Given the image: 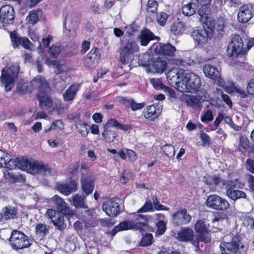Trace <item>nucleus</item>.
Here are the masks:
<instances>
[{
    "label": "nucleus",
    "instance_id": "8",
    "mask_svg": "<svg viewBox=\"0 0 254 254\" xmlns=\"http://www.w3.org/2000/svg\"><path fill=\"white\" fill-rule=\"evenodd\" d=\"M138 52L136 43L128 41L120 49V60L123 64L128 63L133 58L134 53Z\"/></svg>",
    "mask_w": 254,
    "mask_h": 254
},
{
    "label": "nucleus",
    "instance_id": "1",
    "mask_svg": "<svg viewBox=\"0 0 254 254\" xmlns=\"http://www.w3.org/2000/svg\"><path fill=\"white\" fill-rule=\"evenodd\" d=\"M198 13L200 16L199 20L202 24L203 28L192 32L191 37L197 44L202 45L207 43L208 39L212 36L214 24L207 9H199Z\"/></svg>",
    "mask_w": 254,
    "mask_h": 254
},
{
    "label": "nucleus",
    "instance_id": "2",
    "mask_svg": "<svg viewBox=\"0 0 254 254\" xmlns=\"http://www.w3.org/2000/svg\"><path fill=\"white\" fill-rule=\"evenodd\" d=\"M128 215L132 220L123 221L116 226L111 232L112 236L121 231L133 230L142 233L148 230V223L151 218V216L134 213H130Z\"/></svg>",
    "mask_w": 254,
    "mask_h": 254
},
{
    "label": "nucleus",
    "instance_id": "64",
    "mask_svg": "<svg viewBox=\"0 0 254 254\" xmlns=\"http://www.w3.org/2000/svg\"><path fill=\"white\" fill-rule=\"evenodd\" d=\"M243 223L249 229L254 228V218L250 216H247L245 218Z\"/></svg>",
    "mask_w": 254,
    "mask_h": 254
},
{
    "label": "nucleus",
    "instance_id": "49",
    "mask_svg": "<svg viewBox=\"0 0 254 254\" xmlns=\"http://www.w3.org/2000/svg\"><path fill=\"white\" fill-rule=\"evenodd\" d=\"M61 52V47L58 44L52 45L49 49L48 54L53 58L58 57Z\"/></svg>",
    "mask_w": 254,
    "mask_h": 254
},
{
    "label": "nucleus",
    "instance_id": "29",
    "mask_svg": "<svg viewBox=\"0 0 254 254\" xmlns=\"http://www.w3.org/2000/svg\"><path fill=\"white\" fill-rule=\"evenodd\" d=\"M79 90V86L75 84L71 85L63 94V99L65 102L72 101Z\"/></svg>",
    "mask_w": 254,
    "mask_h": 254
},
{
    "label": "nucleus",
    "instance_id": "55",
    "mask_svg": "<svg viewBox=\"0 0 254 254\" xmlns=\"http://www.w3.org/2000/svg\"><path fill=\"white\" fill-rule=\"evenodd\" d=\"M153 238L151 234H147L142 237L140 245L143 247L150 246L153 242Z\"/></svg>",
    "mask_w": 254,
    "mask_h": 254
},
{
    "label": "nucleus",
    "instance_id": "45",
    "mask_svg": "<svg viewBox=\"0 0 254 254\" xmlns=\"http://www.w3.org/2000/svg\"><path fill=\"white\" fill-rule=\"evenodd\" d=\"M167 64L165 61L157 60L153 64V69L156 72L162 73L166 69Z\"/></svg>",
    "mask_w": 254,
    "mask_h": 254
},
{
    "label": "nucleus",
    "instance_id": "33",
    "mask_svg": "<svg viewBox=\"0 0 254 254\" xmlns=\"http://www.w3.org/2000/svg\"><path fill=\"white\" fill-rule=\"evenodd\" d=\"M111 127H114L124 131H127L130 128L128 125L121 124L118 121L114 119H111L107 122L104 126V128L110 129Z\"/></svg>",
    "mask_w": 254,
    "mask_h": 254
},
{
    "label": "nucleus",
    "instance_id": "53",
    "mask_svg": "<svg viewBox=\"0 0 254 254\" xmlns=\"http://www.w3.org/2000/svg\"><path fill=\"white\" fill-rule=\"evenodd\" d=\"M150 83L153 87L156 90H164L166 86L162 82L159 78H152L150 79Z\"/></svg>",
    "mask_w": 254,
    "mask_h": 254
},
{
    "label": "nucleus",
    "instance_id": "61",
    "mask_svg": "<svg viewBox=\"0 0 254 254\" xmlns=\"http://www.w3.org/2000/svg\"><path fill=\"white\" fill-rule=\"evenodd\" d=\"M60 213L58 211L54 209L50 208L47 209L45 213V216L48 219H51L52 221L53 219H55Z\"/></svg>",
    "mask_w": 254,
    "mask_h": 254
},
{
    "label": "nucleus",
    "instance_id": "37",
    "mask_svg": "<svg viewBox=\"0 0 254 254\" xmlns=\"http://www.w3.org/2000/svg\"><path fill=\"white\" fill-rule=\"evenodd\" d=\"M41 14L42 12L40 10H33L30 11L26 18L27 23L32 25L36 24L39 21V16Z\"/></svg>",
    "mask_w": 254,
    "mask_h": 254
},
{
    "label": "nucleus",
    "instance_id": "17",
    "mask_svg": "<svg viewBox=\"0 0 254 254\" xmlns=\"http://www.w3.org/2000/svg\"><path fill=\"white\" fill-rule=\"evenodd\" d=\"M77 182L73 180H68L65 183H59L57 184V190L65 195H68L77 190Z\"/></svg>",
    "mask_w": 254,
    "mask_h": 254
},
{
    "label": "nucleus",
    "instance_id": "47",
    "mask_svg": "<svg viewBox=\"0 0 254 254\" xmlns=\"http://www.w3.org/2000/svg\"><path fill=\"white\" fill-rule=\"evenodd\" d=\"M82 221L84 222V227L87 229L97 226L99 223L96 218L93 217L90 218L84 217Z\"/></svg>",
    "mask_w": 254,
    "mask_h": 254
},
{
    "label": "nucleus",
    "instance_id": "23",
    "mask_svg": "<svg viewBox=\"0 0 254 254\" xmlns=\"http://www.w3.org/2000/svg\"><path fill=\"white\" fill-rule=\"evenodd\" d=\"M86 196L82 194H75L69 199V201L76 209H87L88 206L86 202Z\"/></svg>",
    "mask_w": 254,
    "mask_h": 254
},
{
    "label": "nucleus",
    "instance_id": "41",
    "mask_svg": "<svg viewBox=\"0 0 254 254\" xmlns=\"http://www.w3.org/2000/svg\"><path fill=\"white\" fill-rule=\"evenodd\" d=\"M52 222L60 231L64 230L66 227V225L64 223V216L61 213L55 219H53Z\"/></svg>",
    "mask_w": 254,
    "mask_h": 254
},
{
    "label": "nucleus",
    "instance_id": "62",
    "mask_svg": "<svg viewBox=\"0 0 254 254\" xmlns=\"http://www.w3.org/2000/svg\"><path fill=\"white\" fill-rule=\"evenodd\" d=\"M226 218V214L223 212H216L213 214L212 222L214 224L217 222L223 220Z\"/></svg>",
    "mask_w": 254,
    "mask_h": 254
},
{
    "label": "nucleus",
    "instance_id": "21",
    "mask_svg": "<svg viewBox=\"0 0 254 254\" xmlns=\"http://www.w3.org/2000/svg\"><path fill=\"white\" fill-rule=\"evenodd\" d=\"M31 159L27 158H17L12 159L8 163L9 169H13L17 168L24 171H27Z\"/></svg>",
    "mask_w": 254,
    "mask_h": 254
},
{
    "label": "nucleus",
    "instance_id": "22",
    "mask_svg": "<svg viewBox=\"0 0 254 254\" xmlns=\"http://www.w3.org/2000/svg\"><path fill=\"white\" fill-rule=\"evenodd\" d=\"M152 47L157 54L168 56H172L176 51L175 47L170 44L158 43L153 45Z\"/></svg>",
    "mask_w": 254,
    "mask_h": 254
},
{
    "label": "nucleus",
    "instance_id": "3",
    "mask_svg": "<svg viewBox=\"0 0 254 254\" xmlns=\"http://www.w3.org/2000/svg\"><path fill=\"white\" fill-rule=\"evenodd\" d=\"M31 85L33 89H37L39 93L37 94V98L39 101V105L43 110H47L53 106V102L50 97L46 94L50 88L44 77L37 76L31 82Z\"/></svg>",
    "mask_w": 254,
    "mask_h": 254
},
{
    "label": "nucleus",
    "instance_id": "28",
    "mask_svg": "<svg viewBox=\"0 0 254 254\" xmlns=\"http://www.w3.org/2000/svg\"><path fill=\"white\" fill-rule=\"evenodd\" d=\"M194 237L193 230L190 228H182L177 233V239L181 242H188L192 240Z\"/></svg>",
    "mask_w": 254,
    "mask_h": 254
},
{
    "label": "nucleus",
    "instance_id": "58",
    "mask_svg": "<svg viewBox=\"0 0 254 254\" xmlns=\"http://www.w3.org/2000/svg\"><path fill=\"white\" fill-rule=\"evenodd\" d=\"M132 174L129 170H125L120 179V181L123 184L127 183L131 179Z\"/></svg>",
    "mask_w": 254,
    "mask_h": 254
},
{
    "label": "nucleus",
    "instance_id": "15",
    "mask_svg": "<svg viewBox=\"0 0 254 254\" xmlns=\"http://www.w3.org/2000/svg\"><path fill=\"white\" fill-rule=\"evenodd\" d=\"M95 177L90 174L83 175L81 178V190L86 196L91 193L95 188Z\"/></svg>",
    "mask_w": 254,
    "mask_h": 254
},
{
    "label": "nucleus",
    "instance_id": "54",
    "mask_svg": "<svg viewBox=\"0 0 254 254\" xmlns=\"http://www.w3.org/2000/svg\"><path fill=\"white\" fill-rule=\"evenodd\" d=\"M158 0H149L147 2V11L148 12L155 13L158 6Z\"/></svg>",
    "mask_w": 254,
    "mask_h": 254
},
{
    "label": "nucleus",
    "instance_id": "12",
    "mask_svg": "<svg viewBox=\"0 0 254 254\" xmlns=\"http://www.w3.org/2000/svg\"><path fill=\"white\" fill-rule=\"evenodd\" d=\"M191 220V216L186 208L179 209L171 215V222L175 226L188 224Z\"/></svg>",
    "mask_w": 254,
    "mask_h": 254
},
{
    "label": "nucleus",
    "instance_id": "60",
    "mask_svg": "<svg viewBox=\"0 0 254 254\" xmlns=\"http://www.w3.org/2000/svg\"><path fill=\"white\" fill-rule=\"evenodd\" d=\"M27 92H31L28 90L26 83L19 82L17 86V92L20 95H24Z\"/></svg>",
    "mask_w": 254,
    "mask_h": 254
},
{
    "label": "nucleus",
    "instance_id": "35",
    "mask_svg": "<svg viewBox=\"0 0 254 254\" xmlns=\"http://www.w3.org/2000/svg\"><path fill=\"white\" fill-rule=\"evenodd\" d=\"M226 194L230 198L233 200H236L242 198H244L247 196L244 191L235 189L227 190H226Z\"/></svg>",
    "mask_w": 254,
    "mask_h": 254
},
{
    "label": "nucleus",
    "instance_id": "20",
    "mask_svg": "<svg viewBox=\"0 0 254 254\" xmlns=\"http://www.w3.org/2000/svg\"><path fill=\"white\" fill-rule=\"evenodd\" d=\"M162 107L159 104H153L147 107L143 112L144 117L148 120L153 121L161 114Z\"/></svg>",
    "mask_w": 254,
    "mask_h": 254
},
{
    "label": "nucleus",
    "instance_id": "46",
    "mask_svg": "<svg viewBox=\"0 0 254 254\" xmlns=\"http://www.w3.org/2000/svg\"><path fill=\"white\" fill-rule=\"evenodd\" d=\"M185 30V27L183 22H178L174 23L171 27V31L175 35L182 34Z\"/></svg>",
    "mask_w": 254,
    "mask_h": 254
},
{
    "label": "nucleus",
    "instance_id": "18",
    "mask_svg": "<svg viewBox=\"0 0 254 254\" xmlns=\"http://www.w3.org/2000/svg\"><path fill=\"white\" fill-rule=\"evenodd\" d=\"M14 11L13 8L10 5L2 6L0 9V19L2 23L7 24L14 20Z\"/></svg>",
    "mask_w": 254,
    "mask_h": 254
},
{
    "label": "nucleus",
    "instance_id": "19",
    "mask_svg": "<svg viewBox=\"0 0 254 254\" xmlns=\"http://www.w3.org/2000/svg\"><path fill=\"white\" fill-rule=\"evenodd\" d=\"M103 211L109 216H115L120 213V205L116 201L110 199L102 205Z\"/></svg>",
    "mask_w": 254,
    "mask_h": 254
},
{
    "label": "nucleus",
    "instance_id": "10",
    "mask_svg": "<svg viewBox=\"0 0 254 254\" xmlns=\"http://www.w3.org/2000/svg\"><path fill=\"white\" fill-rule=\"evenodd\" d=\"M240 238L235 235L230 242H221L220 248L222 254H241L240 252Z\"/></svg>",
    "mask_w": 254,
    "mask_h": 254
},
{
    "label": "nucleus",
    "instance_id": "43",
    "mask_svg": "<svg viewBox=\"0 0 254 254\" xmlns=\"http://www.w3.org/2000/svg\"><path fill=\"white\" fill-rule=\"evenodd\" d=\"M196 4L191 2L185 5L182 8L183 13L186 16H191L195 12Z\"/></svg>",
    "mask_w": 254,
    "mask_h": 254
},
{
    "label": "nucleus",
    "instance_id": "39",
    "mask_svg": "<svg viewBox=\"0 0 254 254\" xmlns=\"http://www.w3.org/2000/svg\"><path fill=\"white\" fill-rule=\"evenodd\" d=\"M76 129L82 136H86L89 132L90 128L86 123L78 120L75 123Z\"/></svg>",
    "mask_w": 254,
    "mask_h": 254
},
{
    "label": "nucleus",
    "instance_id": "6",
    "mask_svg": "<svg viewBox=\"0 0 254 254\" xmlns=\"http://www.w3.org/2000/svg\"><path fill=\"white\" fill-rule=\"evenodd\" d=\"M9 243L13 249L18 250L30 247L32 241L23 233L13 230L11 234Z\"/></svg>",
    "mask_w": 254,
    "mask_h": 254
},
{
    "label": "nucleus",
    "instance_id": "57",
    "mask_svg": "<svg viewBox=\"0 0 254 254\" xmlns=\"http://www.w3.org/2000/svg\"><path fill=\"white\" fill-rule=\"evenodd\" d=\"M61 214L67 216H71L74 215L73 211L67 205L66 203L64 204L59 210H58Z\"/></svg>",
    "mask_w": 254,
    "mask_h": 254
},
{
    "label": "nucleus",
    "instance_id": "13",
    "mask_svg": "<svg viewBox=\"0 0 254 254\" xmlns=\"http://www.w3.org/2000/svg\"><path fill=\"white\" fill-rule=\"evenodd\" d=\"M254 16V4H247L242 5L237 13L238 21L241 23L249 22Z\"/></svg>",
    "mask_w": 254,
    "mask_h": 254
},
{
    "label": "nucleus",
    "instance_id": "14",
    "mask_svg": "<svg viewBox=\"0 0 254 254\" xmlns=\"http://www.w3.org/2000/svg\"><path fill=\"white\" fill-rule=\"evenodd\" d=\"M203 71L205 75L213 80L219 86H223L225 82L220 76L218 70L214 66L206 64L203 67Z\"/></svg>",
    "mask_w": 254,
    "mask_h": 254
},
{
    "label": "nucleus",
    "instance_id": "52",
    "mask_svg": "<svg viewBox=\"0 0 254 254\" xmlns=\"http://www.w3.org/2000/svg\"><path fill=\"white\" fill-rule=\"evenodd\" d=\"M165 154L169 158H172L175 156V150L174 147L171 144H166L162 147Z\"/></svg>",
    "mask_w": 254,
    "mask_h": 254
},
{
    "label": "nucleus",
    "instance_id": "25",
    "mask_svg": "<svg viewBox=\"0 0 254 254\" xmlns=\"http://www.w3.org/2000/svg\"><path fill=\"white\" fill-rule=\"evenodd\" d=\"M138 39L140 41L141 45L146 46L151 40L155 39H159V38L155 37L149 29L144 28L138 35Z\"/></svg>",
    "mask_w": 254,
    "mask_h": 254
},
{
    "label": "nucleus",
    "instance_id": "24",
    "mask_svg": "<svg viewBox=\"0 0 254 254\" xmlns=\"http://www.w3.org/2000/svg\"><path fill=\"white\" fill-rule=\"evenodd\" d=\"M46 62L48 65L53 66L55 69V72L56 74H61L70 70L69 67L63 61L51 60L47 59Z\"/></svg>",
    "mask_w": 254,
    "mask_h": 254
},
{
    "label": "nucleus",
    "instance_id": "27",
    "mask_svg": "<svg viewBox=\"0 0 254 254\" xmlns=\"http://www.w3.org/2000/svg\"><path fill=\"white\" fill-rule=\"evenodd\" d=\"M17 215V209L11 205H7L4 207L0 213L1 218L5 220L15 219Z\"/></svg>",
    "mask_w": 254,
    "mask_h": 254
},
{
    "label": "nucleus",
    "instance_id": "34",
    "mask_svg": "<svg viewBox=\"0 0 254 254\" xmlns=\"http://www.w3.org/2000/svg\"><path fill=\"white\" fill-rule=\"evenodd\" d=\"M99 57L96 53V49H92L87 55L85 60V65L88 67L92 68L97 63Z\"/></svg>",
    "mask_w": 254,
    "mask_h": 254
},
{
    "label": "nucleus",
    "instance_id": "16",
    "mask_svg": "<svg viewBox=\"0 0 254 254\" xmlns=\"http://www.w3.org/2000/svg\"><path fill=\"white\" fill-rule=\"evenodd\" d=\"M28 169L27 172L33 175L41 173L45 175H48L51 174V170L48 166L32 159Z\"/></svg>",
    "mask_w": 254,
    "mask_h": 254
},
{
    "label": "nucleus",
    "instance_id": "31",
    "mask_svg": "<svg viewBox=\"0 0 254 254\" xmlns=\"http://www.w3.org/2000/svg\"><path fill=\"white\" fill-rule=\"evenodd\" d=\"M78 23L79 18L76 13L69 12L66 14L64 20L65 26L67 24L71 28H75Z\"/></svg>",
    "mask_w": 254,
    "mask_h": 254
},
{
    "label": "nucleus",
    "instance_id": "51",
    "mask_svg": "<svg viewBox=\"0 0 254 254\" xmlns=\"http://www.w3.org/2000/svg\"><path fill=\"white\" fill-rule=\"evenodd\" d=\"M10 37L14 48H17L21 45L23 37H20L17 33L11 32Z\"/></svg>",
    "mask_w": 254,
    "mask_h": 254
},
{
    "label": "nucleus",
    "instance_id": "4",
    "mask_svg": "<svg viewBox=\"0 0 254 254\" xmlns=\"http://www.w3.org/2000/svg\"><path fill=\"white\" fill-rule=\"evenodd\" d=\"M178 90L181 92L195 93L198 91L201 82L199 76L191 72H184L181 81L178 83Z\"/></svg>",
    "mask_w": 254,
    "mask_h": 254
},
{
    "label": "nucleus",
    "instance_id": "5",
    "mask_svg": "<svg viewBox=\"0 0 254 254\" xmlns=\"http://www.w3.org/2000/svg\"><path fill=\"white\" fill-rule=\"evenodd\" d=\"M19 71V66L17 64H12L9 67H5L1 71L0 81L5 86L7 92L11 90L15 82L17 80Z\"/></svg>",
    "mask_w": 254,
    "mask_h": 254
},
{
    "label": "nucleus",
    "instance_id": "32",
    "mask_svg": "<svg viewBox=\"0 0 254 254\" xmlns=\"http://www.w3.org/2000/svg\"><path fill=\"white\" fill-rule=\"evenodd\" d=\"M123 104L127 109L130 108L132 111H136L142 109L145 104L144 103H137L133 99H123Z\"/></svg>",
    "mask_w": 254,
    "mask_h": 254
},
{
    "label": "nucleus",
    "instance_id": "11",
    "mask_svg": "<svg viewBox=\"0 0 254 254\" xmlns=\"http://www.w3.org/2000/svg\"><path fill=\"white\" fill-rule=\"evenodd\" d=\"M206 205L209 208L219 210H225L230 207L227 200L216 194L210 195L208 197Z\"/></svg>",
    "mask_w": 254,
    "mask_h": 254
},
{
    "label": "nucleus",
    "instance_id": "56",
    "mask_svg": "<svg viewBox=\"0 0 254 254\" xmlns=\"http://www.w3.org/2000/svg\"><path fill=\"white\" fill-rule=\"evenodd\" d=\"M52 201L56 205L58 210H59L66 203L63 199L58 195H54L52 198Z\"/></svg>",
    "mask_w": 254,
    "mask_h": 254
},
{
    "label": "nucleus",
    "instance_id": "30",
    "mask_svg": "<svg viewBox=\"0 0 254 254\" xmlns=\"http://www.w3.org/2000/svg\"><path fill=\"white\" fill-rule=\"evenodd\" d=\"M199 9H203V10L207 9L209 11V13L210 15V17L211 18V19H212L213 22L214 24V30L215 29H216L217 31H221L223 29V28H224V27L225 26V22H226L225 19L224 17L220 16V17L217 18V19L216 20H215L213 18L212 14L210 12V10L208 7H202V8H200Z\"/></svg>",
    "mask_w": 254,
    "mask_h": 254
},
{
    "label": "nucleus",
    "instance_id": "42",
    "mask_svg": "<svg viewBox=\"0 0 254 254\" xmlns=\"http://www.w3.org/2000/svg\"><path fill=\"white\" fill-rule=\"evenodd\" d=\"M102 135L106 142H112L116 137V133L111 129L104 128Z\"/></svg>",
    "mask_w": 254,
    "mask_h": 254
},
{
    "label": "nucleus",
    "instance_id": "26",
    "mask_svg": "<svg viewBox=\"0 0 254 254\" xmlns=\"http://www.w3.org/2000/svg\"><path fill=\"white\" fill-rule=\"evenodd\" d=\"M184 72H186V71H180L178 69L175 68L170 70L167 73V79L172 81L173 83H175L176 87L177 89L178 83L181 81L182 78H183V76L184 75Z\"/></svg>",
    "mask_w": 254,
    "mask_h": 254
},
{
    "label": "nucleus",
    "instance_id": "38",
    "mask_svg": "<svg viewBox=\"0 0 254 254\" xmlns=\"http://www.w3.org/2000/svg\"><path fill=\"white\" fill-rule=\"evenodd\" d=\"M213 182L215 185H218L221 183L225 189H234L236 188V182L237 181H229V180H223L219 178H214L213 180Z\"/></svg>",
    "mask_w": 254,
    "mask_h": 254
},
{
    "label": "nucleus",
    "instance_id": "59",
    "mask_svg": "<svg viewBox=\"0 0 254 254\" xmlns=\"http://www.w3.org/2000/svg\"><path fill=\"white\" fill-rule=\"evenodd\" d=\"M157 230L156 232V234L158 235H162L164 233L166 230V224L163 220H160L156 224Z\"/></svg>",
    "mask_w": 254,
    "mask_h": 254
},
{
    "label": "nucleus",
    "instance_id": "63",
    "mask_svg": "<svg viewBox=\"0 0 254 254\" xmlns=\"http://www.w3.org/2000/svg\"><path fill=\"white\" fill-rule=\"evenodd\" d=\"M168 18V15L164 12H160L157 15V20L159 24L161 26H164Z\"/></svg>",
    "mask_w": 254,
    "mask_h": 254
},
{
    "label": "nucleus",
    "instance_id": "36",
    "mask_svg": "<svg viewBox=\"0 0 254 254\" xmlns=\"http://www.w3.org/2000/svg\"><path fill=\"white\" fill-rule=\"evenodd\" d=\"M185 100L187 105L193 108L201 107L200 99L195 96L187 95L185 96Z\"/></svg>",
    "mask_w": 254,
    "mask_h": 254
},
{
    "label": "nucleus",
    "instance_id": "40",
    "mask_svg": "<svg viewBox=\"0 0 254 254\" xmlns=\"http://www.w3.org/2000/svg\"><path fill=\"white\" fill-rule=\"evenodd\" d=\"M11 156L5 151L0 149V167L8 168V163L11 160Z\"/></svg>",
    "mask_w": 254,
    "mask_h": 254
},
{
    "label": "nucleus",
    "instance_id": "44",
    "mask_svg": "<svg viewBox=\"0 0 254 254\" xmlns=\"http://www.w3.org/2000/svg\"><path fill=\"white\" fill-rule=\"evenodd\" d=\"M35 230L37 235L44 237L48 233L49 229L46 224L38 223L36 226Z\"/></svg>",
    "mask_w": 254,
    "mask_h": 254
},
{
    "label": "nucleus",
    "instance_id": "9",
    "mask_svg": "<svg viewBox=\"0 0 254 254\" xmlns=\"http://www.w3.org/2000/svg\"><path fill=\"white\" fill-rule=\"evenodd\" d=\"M194 230L197 233V241L192 242V244L198 247V241L208 243L210 241V235L208 229V225L202 220L197 221L194 226Z\"/></svg>",
    "mask_w": 254,
    "mask_h": 254
},
{
    "label": "nucleus",
    "instance_id": "48",
    "mask_svg": "<svg viewBox=\"0 0 254 254\" xmlns=\"http://www.w3.org/2000/svg\"><path fill=\"white\" fill-rule=\"evenodd\" d=\"M154 211L152 203L150 201H147L144 204L134 213H138L139 215H142L141 213H145L148 212H153Z\"/></svg>",
    "mask_w": 254,
    "mask_h": 254
},
{
    "label": "nucleus",
    "instance_id": "7",
    "mask_svg": "<svg viewBox=\"0 0 254 254\" xmlns=\"http://www.w3.org/2000/svg\"><path fill=\"white\" fill-rule=\"evenodd\" d=\"M246 53V50L244 47V43L241 37L236 34L234 35L229 43L227 55L229 57L236 58L240 55H244Z\"/></svg>",
    "mask_w": 254,
    "mask_h": 254
},
{
    "label": "nucleus",
    "instance_id": "50",
    "mask_svg": "<svg viewBox=\"0 0 254 254\" xmlns=\"http://www.w3.org/2000/svg\"><path fill=\"white\" fill-rule=\"evenodd\" d=\"M239 144V149L240 151L244 152L246 149L248 148L250 145V142L248 138L244 135H241L240 136Z\"/></svg>",
    "mask_w": 254,
    "mask_h": 254
}]
</instances>
